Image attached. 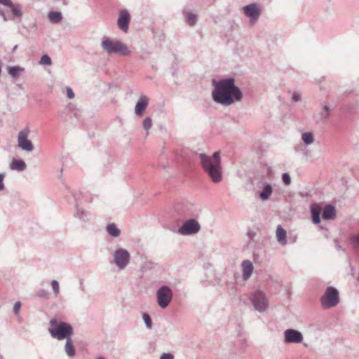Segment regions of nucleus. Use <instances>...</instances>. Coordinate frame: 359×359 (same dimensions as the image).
<instances>
[{"label": "nucleus", "mask_w": 359, "mask_h": 359, "mask_svg": "<svg viewBox=\"0 0 359 359\" xmlns=\"http://www.w3.org/2000/svg\"><path fill=\"white\" fill-rule=\"evenodd\" d=\"M212 84L214 87L212 97L217 104L229 106L234 102L241 101L243 97L241 90L235 84V79L232 77L219 81L214 79L212 80Z\"/></svg>", "instance_id": "1"}, {"label": "nucleus", "mask_w": 359, "mask_h": 359, "mask_svg": "<svg viewBox=\"0 0 359 359\" xmlns=\"http://www.w3.org/2000/svg\"><path fill=\"white\" fill-rule=\"evenodd\" d=\"M198 156L205 173L214 183H219L223 178L219 152H214L212 156L204 153H200Z\"/></svg>", "instance_id": "2"}, {"label": "nucleus", "mask_w": 359, "mask_h": 359, "mask_svg": "<svg viewBox=\"0 0 359 359\" xmlns=\"http://www.w3.org/2000/svg\"><path fill=\"white\" fill-rule=\"evenodd\" d=\"M49 325L48 332L53 339L62 341L72 337L74 334L73 327L68 323L52 318Z\"/></svg>", "instance_id": "3"}, {"label": "nucleus", "mask_w": 359, "mask_h": 359, "mask_svg": "<svg viewBox=\"0 0 359 359\" xmlns=\"http://www.w3.org/2000/svg\"><path fill=\"white\" fill-rule=\"evenodd\" d=\"M101 48L109 55L113 54L128 56L130 54V50L126 44L119 40L112 39L108 36H103L101 41Z\"/></svg>", "instance_id": "4"}, {"label": "nucleus", "mask_w": 359, "mask_h": 359, "mask_svg": "<svg viewBox=\"0 0 359 359\" xmlns=\"http://www.w3.org/2000/svg\"><path fill=\"white\" fill-rule=\"evenodd\" d=\"M320 302L324 309L336 306L339 302L338 290L332 286L327 287L324 294L321 297Z\"/></svg>", "instance_id": "5"}, {"label": "nucleus", "mask_w": 359, "mask_h": 359, "mask_svg": "<svg viewBox=\"0 0 359 359\" xmlns=\"http://www.w3.org/2000/svg\"><path fill=\"white\" fill-rule=\"evenodd\" d=\"M156 295L159 307L165 309L169 306L172 299L173 292L169 286L164 285L157 290Z\"/></svg>", "instance_id": "6"}, {"label": "nucleus", "mask_w": 359, "mask_h": 359, "mask_svg": "<svg viewBox=\"0 0 359 359\" xmlns=\"http://www.w3.org/2000/svg\"><path fill=\"white\" fill-rule=\"evenodd\" d=\"M250 300L255 310L260 313L264 312L269 307V302L266 295L260 290H256L255 292L252 293L250 297Z\"/></svg>", "instance_id": "7"}, {"label": "nucleus", "mask_w": 359, "mask_h": 359, "mask_svg": "<svg viewBox=\"0 0 359 359\" xmlns=\"http://www.w3.org/2000/svg\"><path fill=\"white\" fill-rule=\"evenodd\" d=\"M81 194H82L81 192L72 193V196L74 198L75 211L74 212V216L81 222L87 223L91 219V213L79 206V201L81 199Z\"/></svg>", "instance_id": "8"}, {"label": "nucleus", "mask_w": 359, "mask_h": 359, "mask_svg": "<svg viewBox=\"0 0 359 359\" xmlns=\"http://www.w3.org/2000/svg\"><path fill=\"white\" fill-rule=\"evenodd\" d=\"M130 255L124 248H118L114 252V262L119 269H124L130 263Z\"/></svg>", "instance_id": "9"}, {"label": "nucleus", "mask_w": 359, "mask_h": 359, "mask_svg": "<svg viewBox=\"0 0 359 359\" xmlns=\"http://www.w3.org/2000/svg\"><path fill=\"white\" fill-rule=\"evenodd\" d=\"M29 133V128L27 126L19 132L18 136V147L20 148L22 150L28 152L32 151L34 150V145L32 141L28 139Z\"/></svg>", "instance_id": "10"}, {"label": "nucleus", "mask_w": 359, "mask_h": 359, "mask_svg": "<svg viewBox=\"0 0 359 359\" xmlns=\"http://www.w3.org/2000/svg\"><path fill=\"white\" fill-rule=\"evenodd\" d=\"M200 229V224L195 219H189L183 223L177 232L183 236H188L198 233Z\"/></svg>", "instance_id": "11"}, {"label": "nucleus", "mask_w": 359, "mask_h": 359, "mask_svg": "<svg viewBox=\"0 0 359 359\" xmlns=\"http://www.w3.org/2000/svg\"><path fill=\"white\" fill-rule=\"evenodd\" d=\"M243 11L244 14L250 18V25L255 24L261 15V10L255 4L245 6Z\"/></svg>", "instance_id": "12"}, {"label": "nucleus", "mask_w": 359, "mask_h": 359, "mask_svg": "<svg viewBox=\"0 0 359 359\" xmlns=\"http://www.w3.org/2000/svg\"><path fill=\"white\" fill-rule=\"evenodd\" d=\"M303 335L301 332L294 329H287L284 332V341L287 344H299L303 341Z\"/></svg>", "instance_id": "13"}, {"label": "nucleus", "mask_w": 359, "mask_h": 359, "mask_svg": "<svg viewBox=\"0 0 359 359\" xmlns=\"http://www.w3.org/2000/svg\"><path fill=\"white\" fill-rule=\"evenodd\" d=\"M130 19V14L127 10L123 9L119 12L117 25L118 27L124 33H127L128 32Z\"/></svg>", "instance_id": "14"}, {"label": "nucleus", "mask_w": 359, "mask_h": 359, "mask_svg": "<svg viewBox=\"0 0 359 359\" xmlns=\"http://www.w3.org/2000/svg\"><path fill=\"white\" fill-rule=\"evenodd\" d=\"M322 110L314 116V119L317 123H325L327 121L330 115V107L327 103H323Z\"/></svg>", "instance_id": "15"}, {"label": "nucleus", "mask_w": 359, "mask_h": 359, "mask_svg": "<svg viewBox=\"0 0 359 359\" xmlns=\"http://www.w3.org/2000/svg\"><path fill=\"white\" fill-rule=\"evenodd\" d=\"M149 104V99L145 95H142L139 98L138 101L136 103L135 107V113L137 116H142L144 111L147 107Z\"/></svg>", "instance_id": "16"}, {"label": "nucleus", "mask_w": 359, "mask_h": 359, "mask_svg": "<svg viewBox=\"0 0 359 359\" xmlns=\"http://www.w3.org/2000/svg\"><path fill=\"white\" fill-rule=\"evenodd\" d=\"M312 222L315 224L320 222V215L322 214V208L318 203H313L310 206Z\"/></svg>", "instance_id": "17"}, {"label": "nucleus", "mask_w": 359, "mask_h": 359, "mask_svg": "<svg viewBox=\"0 0 359 359\" xmlns=\"http://www.w3.org/2000/svg\"><path fill=\"white\" fill-rule=\"evenodd\" d=\"M336 216V208L331 204H327L322 210V217L325 220L333 219Z\"/></svg>", "instance_id": "18"}, {"label": "nucleus", "mask_w": 359, "mask_h": 359, "mask_svg": "<svg viewBox=\"0 0 359 359\" xmlns=\"http://www.w3.org/2000/svg\"><path fill=\"white\" fill-rule=\"evenodd\" d=\"M241 266L243 268V278L244 280H248L252 273L253 264L251 261L246 259L242 262Z\"/></svg>", "instance_id": "19"}, {"label": "nucleus", "mask_w": 359, "mask_h": 359, "mask_svg": "<svg viewBox=\"0 0 359 359\" xmlns=\"http://www.w3.org/2000/svg\"><path fill=\"white\" fill-rule=\"evenodd\" d=\"M8 7L11 9V13L12 15V18H10V19H18L20 20L22 16L21 6L20 4H15L12 2V5L8 6Z\"/></svg>", "instance_id": "20"}, {"label": "nucleus", "mask_w": 359, "mask_h": 359, "mask_svg": "<svg viewBox=\"0 0 359 359\" xmlns=\"http://www.w3.org/2000/svg\"><path fill=\"white\" fill-rule=\"evenodd\" d=\"M273 192V188L271 185L267 182L264 183V187L262 191L259 193V198L262 201H267L269 199Z\"/></svg>", "instance_id": "21"}, {"label": "nucleus", "mask_w": 359, "mask_h": 359, "mask_svg": "<svg viewBox=\"0 0 359 359\" xmlns=\"http://www.w3.org/2000/svg\"><path fill=\"white\" fill-rule=\"evenodd\" d=\"M276 237L278 241L282 245H285L287 244V233L286 231L280 225H278L277 227Z\"/></svg>", "instance_id": "22"}, {"label": "nucleus", "mask_w": 359, "mask_h": 359, "mask_svg": "<svg viewBox=\"0 0 359 359\" xmlns=\"http://www.w3.org/2000/svg\"><path fill=\"white\" fill-rule=\"evenodd\" d=\"M65 340H66V343H65V348H64L65 351L69 357H70V358L74 357L76 354V351H75L74 346L73 344L72 337L66 339Z\"/></svg>", "instance_id": "23"}, {"label": "nucleus", "mask_w": 359, "mask_h": 359, "mask_svg": "<svg viewBox=\"0 0 359 359\" xmlns=\"http://www.w3.org/2000/svg\"><path fill=\"white\" fill-rule=\"evenodd\" d=\"M7 70L8 74L13 79L18 78L25 72V69L20 66H11Z\"/></svg>", "instance_id": "24"}, {"label": "nucleus", "mask_w": 359, "mask_h": 359, "mask_svg": "<svg viewBox=\"0 0 359 359\" xmlns=\"http://www.w3.org/2000/svg\"><path fill=\"white\" fill-rule=\"evenodd\" d=\"M10 168L12 170L23 171L26 169V163L22 160L13 159L11 163Z\"/></svg>", "instance_id": "25"}, {"label": "nucleus", "mask_w": 359, "mask_h": 359, "mask_svg": "<svg viewBox=\"0 0 359 359\" xmlns=\"http://www.w3.org/2000/svg\"><path fill=\"white\" fill-rule=\"evenodd\" d=\"M107 232L112 237H118L121 234L120 229L116 226L114 223L109 224L106 227Z\"/></svg>", "instance_id": "26"}, {"label": "nucleus", "mask_w": 359, "mask_h": 359, "mask_svg": "<svg viewBox=\"0 0 359 359\" xmlns=\"http://www.w3.org/2000/svg\"><path fill=\"white\" fill-rule=\"evenodd\" d=\"M48 17L50 22L54 24L60 22L62 19V13L60 11H50Z\"/></svg>", "instance_id": "27"}, {"label": "nucleus", "mask_w": 359, "mask_h": 359, "mask_svg": "<svg viewBox=\"0 0 359 359\" xmlns=\"http://www.w3.org/2000/svg\"><path fill=\"white\" fill-rule=\"evenodd\" d=\"M198 20V16L191 13V12H187V20L186 22L191 27H193L196 25Z\"/></svg>", "instance_id": "28"}, {"label": "nucleus", "mask_w": 359, "mask_h": 359, "mask_svg": "<svg viewBox=\"0 0 359 359\" xmlns=\"http://www.w3.org/2000/svg\"><path fill=\"white\" fill-rule=\"evenodd\" d=\"M302 140L306 145H309L314 142V137L312 133H304L302 135Z\"/></svg>", "instance_id": "29"}, {"label": "nucleus", "mask_w": 359, "mask_h": 359, "mask_svg": "<svg viewBox=\"0 0 359 359\" xmlns=\"http://www.w3.org/2000/svg\"><path fill=\"white\" fill-rule=\"evenodd\" d=\"M142 318L146 325V327L148 329H151L152 327V320L149 315L147 313H144L142 314Z\"/></svg>", "instance_id": "30"}, {"label": "nucleus", "mask_w": 359, "mask_h": 359, "mask_svg": "<svg viewBox=\"0 0 359 359\" xmlns=\"http://www.w3.org/2000/svg\"><path fill=\"white\" fill-rule=\"evenodd\" d=\"M39 63L41 65H50L52 64V60L48 55L45 54L41 56Z\"/></svg>", "instance_id": "31"}, {"label": "nucleus", "mask_w": 359, "mask_h": 359, "mask_svg": "<svg viewBox=\"0 0 359 359\" xmlns=\"http://www.w3.org/2000/svg\"><path fill=\"white\" fill-rule=\"evenodd\" d=\"M142 126L146 130H149L152 126V120L151 117H146L142 122Z\"/></svg>", "instance_id": "32"}, {"label": "nucleus", "mask_w": 359, "mask_h": 359, "mask_svg": "<svg viewBox=\"0 0 359 359\" xmlns=\"http://www.w3.org/2000/svg\"><path fill=\"white\" fill-rule=\"evenodd\" d=\"M350 241L351 243L354 248H359V232L357 234L353 236Z\"/></svg>", "instance_id": "33"}, {"label": "nucleus", "mask_w": 359, "mask_h": 359, "mask_svg": "<svg viewBox=\"0 0 359 359\" xmlns=\"http://www.w3.org/2000/svg\"><path fill=\"white\" fill-rule=\"evenodd\" d=\"M51 286L53 288V293L57 296L60 292L59 283L56 280L51 281Z\"/></svg>", "instance_id": "34"}, {"label": "nucleus", "mask_w": 359, "mask_h": 359, "mask_svg": "<svg viewBox=\"0 0 359 359\" xmlns=\"http://www.w3.org/2000/svg\"><path fill=\"white\" fill-rule=\"evenodd\" d=\"M36 294L39 297L43 298L44 299H48L50 296L49 292L44 289L39 290Z\"/></svg>", "instance_id": "35"}, {"label": "nucleus", "mask_w": 359, "mask_h": 359, "mask_svg": "<svg viewBox=\"0 0 359 359\" xmlns=\"http://www.w3.org/2000/svg\"><path fill=\"white\" fill-rule=\"evenodd\" d=\"M282 180L285 185H290L291 183L290 175L285 172L282 175Z\"/></svg>", "instance_id": "36"}, {"label": "nucleus", "mask_w": 359, "mask_h": 359, "mask_svg": "<svg viewBox=\"0 0 359 359\" xmlns=\"http://www.w3.org/2000/svg\"><path fill=\"white\" fill-rule=\"evenodd\" d=\"M67 96L69 99H73L75 96L73 90L70 87H67Z\"/></svg>", "instance_id": "37"}, {"label": "nucleus", "mask_w": 359, "mask_h": 359, "mask_svg": "<svg viewBox=\"0 0 359 359\" xmlns=\"http://www.w3.org/2000/svg\"><path fill=\"white\" fill-rule=\"evenodd\" d=\"M5 173H0V191L5 189V186L4 184V180L5 178Z\"/></svg>", "instance_id": "38"}, {"label": "nucleus", "mask_w": 359, "mask_h": 359, "mask_svg": "<svg viewBox=\"0 0 359 359\" xmlns=\"http://www.w3.org/2000/svg\"><path fill=\"white\" fill-rule=\"evenodd\" d=\"M334 244L335 249L337 250L345 251L344 248H343L342 246L340 245L339 240L337 238L334 239Z\"/></svg>", "instance_id": "39"}, {"label": "nucleus", "mask_w": 359, "mask_h": 359, "mask_svg": "<svg viewBox=\"0 0 359 359\" xmlns=\"http://www.w3.org/2000/svg\"><path fill=\"white\" fill-rule=\"evenodd\" d=\"M160 359H174V355L170 353H163L161 355Z\"/></svg>", "instance_id": "40"}, {"label": "nucleus", "mask_w": 359, "mask_h": 359, "mask_svg": "<svg viewBox=\"0 0 359 359\" xmlns=\"http://www.w3.org/2000/svg\"><path fill=\"white\" fill-rule=\"evenodd\" d=\"M292 100L293 102H299L301 100V96L298 93L294 92L292 95Z\"/></svg>", "instance_id": "41"}, {"label": "nucleus", "mask_w": 359, "mask_h": 359, "mask_svg": "<svg viewBox=\"0 0 359 359\" xmlns=\"http://www.w3.org/2000/svg\"><path fill=\"white\" fill-rule=\"evenodd\" d=\"M20 308H21V303L20 302H15L14 304V306H13V312L15 314H18Z\"/></svg>", "instance_id": "42"}, {"label": "nucleus", "mask_w": 359, "mask_h": 359, "mask_svg": "<svg viewBox=\"0 0 359 359\" xmlns=\"http://www.w3.org/2000/svg\"><path fill=\"white\" fill-rule=\"evenodd\" d=\"M0 4L8 7L12 5V1L11 0H0Z\"/></svg>", "instance_id": "43"}, {"label": "nucleus", "mask_w": 359, "mask_h": 359, "mask_svg": "<svg viewBox=\"0 0 359 359\" xmlns=\"http://www.w3.org/2000/svg\"><path fill=\"white\" fill-rule=\"evenodd\" d=\"M67 109L69 111L73 112L76 110V107L73 104H69L68 106L67 107Z\"/></svg>", "instance_id": "44"}, {"label": "nucleus", "mask_w": 359, "mask_h": 359, "mask_svg": "<svg viewBox=\"0 0 359 359\" xmlns=\"http://www.w3.org/2000/svg\"><path fill=\"white\" fill-rule=\"evenodd\" d=\"M80 290H82V291H84L85 290V286L83 285V280H80V287H79Z\"/></svg>", "instance_id": "45"}, {"label": "nucleus", "mask_w": 359, "mask_h": 359, "mask_svg": "<svg viewBox=\"0 0 359 359\" xmlns=\"http://www.w3.org/2000/svg\"><path fill=\"white\" fill-rule=\"evenodd\" d=\"M0 13L2 15V16L4 18V20L5 21L8 20V18H7L6 15L4 14V13L3 11L1 12V11H0Z\"/></svg>", "instance_id": "46"}, {"label": "nucleus", "mask_w": 359, "mask_h": 359, "mask_svg": "<svg viewBox=\"0 0 359 359\" xmlns=\"http://www.w3.org/2000/svg\"><path fill=\"white\" fill-rule=\"evenodd\" d=\"M74 115L76 118L79 117L77 112H75Z\"/></svg>", "instance_id": "47"}, {"label": "nucleus", "mask_w": 359, "mask_h": 359, "mask_svg": "<svg viewBox=\"0 0 359 359\" xmlns=\"http://www.w3.org/2000/svg\"><path fill=\"white\" fill-rule=\"evenodd\" d=\"M97 359H105L103 356H99Z\"/></svg>", "instance_id": "48"}, {"label": "nucleus", "mask_w": 359, "mask_h": 359, "mask_svg": "<svg viewBox=\"0 0 359 359\" xmlns=\"http://www.w3.org/2000/svg\"><path fill=\"white\" fill-rule=\"evenodd\" d=\"M17 48H18V45H15V46L13 47V50H15Z\"/></svg>", "instance_id": "49"}, {"label": "nucleus", "mask_w": 359, "mask_h": 359, "mask_svg": "<svg viewBox=\"0 0 359 359\" xmlns=\"http://www.w3.org/2000/svg\"><path fill=\"white\" fill-rule=\"evenodd\" d=\"M320 228L322 229H325V228L324 226H320Z\"/></svg>", "instance_id": "50"}, {"label": "nucleus", "mask_w": 359, "mask_h": 359, "mask_svg": "<svg viewBox=\"0 0 359 359\" xmlns=\"http://www.w3.org/2000/svg\"><path fill=\"white\" fill-rule=\"evenodd\" d=\"M63 3H64V4H65V5L67 4V2L65 1V0H63Z\"/></svg>", "instance_id": "51"}]
</instances>
